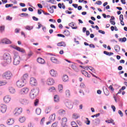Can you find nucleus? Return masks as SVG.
<instances>
[{
  "mask_svg": "<svg viewBox=\"0 0 127 127\" xmlns=\"http://www.w3.org/2000/svg\"><path fill=\"white\" fill-rule=\"evenodd\" d=\"M2 59L5 64L8 65L11 63V56L8 53H5L2 56Z\"/></svg>",
  "mask_w": 127,
  "mask_h": 127,
  "instance_id": "nucleus-1",
  "label": "nucleus"
},
{
  "mask_svg": "<svg viewBox=\"0 0 127 127\" xmlns=\"http://www.w3.org/2000/svg\"><path fill=\"white\" fill-rule=\"evenodd\" d=\"M13 64L15 66H17V65H19V63H20V57L19 55L17 54H15L13 58Z\"/></svg>",
  "mask_w": 127,
  "mask_h": 127,
  "instance_id": "nucleus-2",
  "label": "nucleus"
},
{
  "mask_svg": "<svg viewBox=\"0 0 127 127\" xmlns=\"http://www.w3.org/2000/svg\"><path fill=\"white\" fill-rule=\"evenodd\" d=\"M38 89H33L31 90L30 94H29V97L30 99H32V100H33V99H35L37 95H38Z\"/></svg>",
  "mask_w": 127,
  "mask_h": 127,
  "instance_id": "nucleus-3",
  "label": "nucleus"
},
{
  "mask_svg": "<svg viewBox=\"0 0 127 127\" xmlns=\"http://www.w3.org/2000/svg\"><path fill=\"white\" fill-rule=\"evenodd\" d=\"M2 77L3 79L10 80V79H11V77H12V73L9 71H5L2 75Z\"/></svg>",
  "mask_w": 127,
  "mask_h": 127,
  "instance_id": "nucleus-4",
  "label": "nucleus"
},
{
  "mask_svg": "<svg viewBox=\"0 0 127 127\" xmlns=\"http://www.w3.org/2000/svg\"><path fill=\"white\" fill-rule=\"evenodd\" d=\"M29 92V89L27 87H24L20 90L19 92V95H27Z\"/></svg>",
  "mask_w": 127,
  "mask_h": 127,
  "instance_id": "nucleus-5",
  "label": "nucleus"
},
{
  "mask_svg": "<svg viewBox=\"0 0 127 127\" xmlns=\"http://www.w3.org/2000/svg\"><path fill=\"white\" fill-rule=\"evenodd\" d=\"M24 83H25L24 80L23 79H20L16 82V86L18 88H21L24 86Z\"/></svg>",
  "mask_w": 127,
  "mask_h": 127,
  "instance_id": "nucleus-6",
  "label": "nucleus"
},
{
  "mask_svg": "<svg viewBox=\"0 0 127 127\" xmlns=\"http://www.w3.org/2000/svg\"><path fill=\"white\" fill-rule=\"evenodd\" d=\"M19 102L22 105H28V104H29V100L26 99L20 98L19 100Z\"/></svg>",
  "mask_w": 127,
  "mask_h": 127,
  "instance_id": "nucleus-7",
  "label": "nucleus"
},
{
  "mask_svg": "<svg viewBox=\"0 0 127 127\" xmlns=\"http://www.w3.org/2000/svg\"><path fill=\"white\" fill-rule=\"evenodd\" d=\"M30 84L31 86H36L37 85V81L34 77H31L30 79Z\"/></svg>",
  "mask_w": 127,
  "mask_h": 127,
  "instance_id": "nucleus-8",
  "label": "nucleus"
},
{
  "mask_svg": "<svg viewBox=\"0 0 127 127\" xmlns=\"http://www.w3.org/2000/svg\"><path fill=\"white\" fill-rule=\"evenodd\" d=\"M51 61L52 62V63H54V64H60V61L57 59V58L53 57L50 58Z\"/></svg>",
  "mask_w": 127,
  "mask_h": 127,
  "instance_id": "nucleus-9",
  "label": "nucleus"
},
{
  "mask_svg": "<svg viewBox=\"0 0 127 127\" xmlns=\"http://www.w3.org/2000/svg\"><path fill=\"white\" fill-rule=\"evenodd\" d=\"M11 100V97L9 95H6L3 98V101L5 104H7Z\"/></svg>",
  "mask_w": 127,
  "mask_h": 127,
  "instance_id": "nucleus-10",
  "label": "nucleus"
},
{
  "mask_svg": "<svg viewBox=\"0 0 127 127\" xmlns=\"http://www.w3.org/2000/svg\"><path fill=\"white\" fill-rule=\"evenodd\" d=\"M54 83H55V81L52 78H49L47 80V84L49 86H52Z\"/></svg>",
  "mask_w": 127,
  "mask_h": 127,
  "instance_id": "nucleus-11",
  "label": "nucleus"
},
{
  "mask_svg": "<svg viewBox=\"0 0 127 127\" xmlns=\"http://www.w3.org/2000/svg\"><path fill=\"white\" fill-rule=\"evenodd\" d=\"M15 111V113H14V116H19L22 113V108H16Z\"/></svg>",
  "mask_w": 127,
  "mask_h": 127,
  "instance_id": "nucleus-12",
  "label": "nucleus"
},
{
  "mask_svg": "<svg viewBox=\"0 0 127 127\" xmlns=\"http://www.w3.org/2000/svg\"><path fill=\"white\" fill-rule=\"evenodd\" d=\"M1 43L5 44H11L12 43L11 41L9 40V39H7V38H4L2 39L1 41Z\"/></svg>",
  "mask_w": 127,
  "mask_h": 127,
  "instance_id": "nucleus-13",
  "label": "nucleus"
},
{
  "mask_svg": "<svg viewBox=\"0 0 127 127\" xmlns=\"http://www.w3.org/2000/svg\"><path fill=\"white\" fill-rule=\"evenodd\" d=\"M0 112L2 114H4L6 112V105L2 104L0 106Z\"/></svg>",
  "mask_w": 127,
  "mask_h": 127,
  "instance_id": "nucleus-14",
  "label": "nucleus"
},
{
  "mask_svg": "<svg viewBox=\"0 0 127 127\" xmlns=\"http://www.w3.org/2000/svg\"><path fill=\"white\" fill-rule=\"evenodd\" d=\"M67 121H68V120L67 119V118L64 117V118H62L61 122L62 127L67 125Z\"/></svg>",
  "mask_w": 127,
  "mask_h": 127,
  "instance_id": "nucleus-15",
  "label": "nucleus"
},
{
  "mask_svg": "<svg viewBox=\"0 0 127 127\" xmlns=\"http://www.w3.org/2000/svg\"><path fill=\"white\" fill-rule=\"evenodd\" d=\"M12 48H14V49H16V50H17V51H19V52H21L22 53H24V52H25L23 49H21L19 47L14 46H12Z\"/></svg>",
  "mask_w": 127,
  "mask_h": 127,
  "instance_id": "nucleus-16",
  "label": "nucleus"
},
{
  "mask_svg": "<svg viewBox=\"0 0 127 127\" xmlns=\"http://www.w3.org/2000/svg\"><path fill=\"white\" fill-rule=\"evenodd\" d=\"M50 75L52 76L53 77H56L57 75V71L56 70H55L54 69H52L50 71Z\"/></svg>",
  "mask_w": 127,
  "mask_h": 127,
  "instance_id": "nucleus-17",
  "label": "nucleus"
},
{
  "mask_svg": "<svg viewBox=\"0 0 127 127\" xmlns=\"http://www.w3.org/2000/svg\"><path fill=\"white\" fill-rule=\"evenodd\" d=\"M37 61L40 64H45V61L42 58H38L37 59Z\"/></svg>",
  "mask_w": 127,
  "mask_h": 127,
  "instance_id": "nucleus-18",
  "label": "nucleus"
},
{
  "mask_svg": "<svg viewBox=\"0 0 127 127\" xmlns=\"http://www.w3.org/2000/svg\"><path fill=\"white\" fill-rule=\"evenodd\" d=\"M8 91L10 94H15V89L12 87H9L8 88Z\"/></svg>",
  "mask_w": 127,
  "mask_h": 127,
  "instance_id": "nucleus-19",
  "label": "nucleus"
},
{
  "mask_svg": "<svg viewBox=\"0 0 127 127\" xmlns=\"http://www.w3.org/2000/svg\"><path fill=\"white\" fill-rule=\"evenodd\" d=\"M13 124H14V120L13 119H8L7 121V125H8V126H11Z\"/></svg>",
  "mask_w": 127,
  "mask_h": 127,
  "instance_id": "nucleus-20",
  "label": "nucleus"
},
{
  "mask_svg": "<svg viewBox=\"0 0 127 127\" xmlns=\"http://www.w3.org/2000/svg\"><path fill=\"white\" fill-rule=\"evenodd\" d=\"M58 113L60 116H64L66 114V111L63 109H61L58 111Z\"/></svg>",
  "mask_w": 127,
  "mask_h": 127,
  "instance_id": "nucleus-21",
  "label": "nucleus"
},
{
  "mask_svg": "<svg viewBox=\"0 0 127 127\" xmlns=\"http://www.w3.org/2000/svg\"><path fill=\"white\" fill-rule=\"evenodd\" d=\"M57 46H60V47H66V43L65 42L62 41L60 43H58L57 44Z\"/></svg>",
  "mask_w": 127,
  "mask_h": 127,
  "instance_id": "nucleus-22",
  "label": "nucleus"
},
{
  "mask_svg": "<svg viewBox=\"0 0 127 127\" xmlns=\"http://www.w3.org/2000/svg\"><path fill=\"white\" fill-rule=\"evenodd\" d=\"M65 95L67 98H69L71 96V92L69 89H66L65 91Z\"/></svg>",
  "mask_w": 127,
  "mask_h": 127,
  "instance_id": "nucleus-23",
  "label": "nucleus"
},
{
  "mask_svg": "<svg viewBox=\"0 0 127 127\" xmlns=\"http://www.w3.org/2000/svg\"><path fill=\"white\" fill-rule=\"evenodd\" d=\"M54 99V102H55V103H58L59 101H60V98H59V96H58V95H55Z\"/></svg>",
  "mask_w": 127,
  "mask_h": 127,
  "instance_id": "nucleus-24",
  "label": "nucleus"
},
{
  "mask_svg": "<svg viewBox=\"0 0 127 127\" xmlns=\"http://www.w3.org/2000/svg\"><path fill=\"white\" fill-rule=\"evenodd\" d=\"M58 90L59 93H63V85L62 84H59L58 85Z\"/></svg>",
  "mask_w": 127,
  "mask_h": 127,
  "instance_id": "nucleus-25",
  "label": "nucleus"
},
{
  "mask_svg": "<svg viewBox=\"0 0 127 127\" xmlns=\"http://www.w3.org/2000/svg\"><path fill=\"white\" fill-rule=\"evenodd\" d=\"M63 80L64 82H68L69 81V77L67 75H64L63 77Z\"/></svg>",
  "mask_w": 127,
  "mask_h": 127,
  "instance_id": "nucleus-26",
  "label": "nucleus"
},
{
  "mask_svg": "<svg viewBox=\"0 0 127 127\" xmlns=\"http://www.w3.org/2000/svg\"><path fill=\"white\" fill-rule=\"evenodd\" d=\"M74 22H71L70 23L68 24V26H70L72 29H77L78 27L77 26H74Z\"/></svg>",
  "mask_w": 127,
  "mask_h": 127,
  "instance_id": "nucleus-27",
  "label": "nucleus"
},
{
  "mask_svg": "<svg viewBox=\"0 0 127 127\" xmlns=\"http://www.w3.org/2000/svg\"><path fill=\"white\" fill-rule=\"evenodd\" d=\"M55 114H53L49 117V121H51L52 122H54L55 121Z\"/></svg>",
  "mask_w": 127,
  "mask_h": 127,
  "instance_id": "nucleus-28",
  "label": "nucleus"
},
{
  "mask_svg": "<svg viewBox=\"0 0 127 127\" xmlns=\"http://www.w3.org/2000/svg\"><path fill=\"white\" fill-rule=\"evenodd\" d=\"M114 49L116 52H120V51L121 50V48L118 45L115 46Z\"/></svg>",
  "mask_w": 127,
  "mask_h": 127,
  "instance_id": "nucleus-29",
  "label": "nucleus"
},
{
  "mask_svg": "<svg viewBox=\"0 0 127 127\" xmlns=\"http://www.w3.org/2000/svg\"><path fill=\"white\" fill-rule=\"evenodd\" d=\"M27 78H28V74L27 73H25L23 75L21 80H23V81H24V82H25V81H26V79H27Z\"/></svg>",
  "mask_w": 127,
  "mask_h": 127,
  "instance_id": "nucleus-30",
  "label": "nucleus"
},
{
  "mask_svg": "<svg viewBox=\"0 0 127 127\" xmlns=\"http://www.w3.org/2000/svg\"><path fill=\"white\" fill-rule=\"evenodd\" d=\"M82 74L84 75L85 77H88V78H90V77H91V75H90V74H89V73L85 70L82 71Z\"/></svg>",
  "mask_w": 127,
  "mask_h": 127,
  "instance_id": "nucleus-31",
  "label": "nucleus"
},
{
  "mask_svg": "<svg viewBox=\"0 0 127 127\" xmlns=\"http://www.w3.org/2000/svg\"><path fill=\"white\" fill-rule=\"evenodd\" d=\"M104 54H105L106 55H108V56H111V55H114L113 53L112 52H108L106 51H104L103 52Z\"/></svg>",
  "mask_w": 127,
  "mask_h": 127,
  "instance_id": "nucleus-32",
  "label": "nucleus"
},
{
  "mask_svg": "<svg viewBox=\"0 0 127 127\" xmlns=\"http://www.w3.org/2000/svg\"><path fill=\"white\" fill-rule=\"evenodd\" d=\"M19 121L20 123H24V122H25V117H20L19 118Z\"/></svg>",
  "mask_w": 127,
  "mask_h": 127,
  "instance_id": "nucleus-33",
  "label": "nucleus"
},
{
  "mask_svg": "<svg viewBox=\"0 0 127 127\" xmlns=\"http://www.w3.org/2000/svg\"><path fill=\"white\" fill-rule=\"evenodd\" d=\"M104 93L105 96H109L110 95V92L108 90V88H106L105 90H104Z\"/></svg>",
  "mask_w": 127,
  "mask_h": 127,
  "instance_id": "nucleus-34",
  "label": "nucleus"
},
{
  "mask_svg": "<svg viewBox=\"0 0 127 127\" xmlns=\"http://www.w3.org/2000/svg\"><path fill=\"white\" fill-rule=\"evenodd\" d=\"M48 10L50 12V13H53L54 12V9L52 6H50L48 8Z\"/></svg>",
  "mask_w": 127,
  "mask_h": 127,
  "instance_id": "nucleus-35",
  "label": "nucleus"
},
{
  "mask_svg": "<svg viewBox=\"0 0 127 127\" xmlns=\"http://www.w3.org/2000/svg\"><path fill=\"white\" fill-rule=\"evenodd\" d=\"M50 112H51V107H48L45 110L46 114H49V113H50Z\"/></svg>",
  "mask_w": 127,
  "mask_h": 127,
  "instance_id": "nucleus-36",
  "label": "nucleus"
},
{
  "mask_svg": "<svg viewBox=\"0 0 127 127\" xmlns=\"http://www.w3.org/2000/svg\"><path fill=\"white\" fill-rule=\"evenodd\" d=\"M119 41L120 42H126V41H127V38L124 37L123 38H119Z\"/></svg>",
  "mask_w": 127,
  "mask_h": 127,
  "instance_id": "nucleus-37",
  "label": "nucleus"
},
{
  "mask_svg": "<svg viewBox=\"0 0 127 127\" xmlns=\"http://www.w3.org/2000/svg\"><path fill=\"white\" fill-rule=\"evenodd\" d=\"M64 33L66 36H69V35H70V31H69L68 30H65Z\"/></svg>",
  "mask_w": 127,
  "mask_h": 127,
  "instance_id": "nucleus-38",
  "label": "nucleus"
},
{
  "mask_svg": "<svg viewBox=\"0 0 127 127\" xmlns=\"http://www.w3.org/2000/svg\"><path fill=\"white\" fill-rule=\"evenodd\" d=\"M36 113L37 115H40L41 114V109L40 108H37L36 109Z\"/></svg>",
  "mask_w": 127,
  "mask_h": 127,
  "instance_id": "nucleus-39",
  "label": "nucleus"
},
{
  "mask_svg": "<svg viewBox=\"0 0 127 127\" xmlns=\"http://www.w3.org/2000/svg\"><path fill=\"white\" fill-rule=\"evenodd\" d=\"M71 125L72 127H78V125H77L76 122L74 121L71 122Z\"/></svg>",
  "mask_w": 127,
  "mask_h": 127,
  "instance_id": "nucleus-40",
  "label": "nucleus"
},
{
  "mask_svg": "<svg viewBox=\"0 0 127 127\" xmlns=\"http://www.w3.org/2000/svg\"><path fill=\"white\" fill-rule=\"evenodd\" d=\"M25 29L27 30H31L32 29H33V27L32 26H26L25 27Z\"/></svg>",
  "mask_w": 127,
  "mask_h": 127,
  "instance_id": "nucleus-41",
  "label": "nucleus"
},
{
  "mask_svg": "<svg viewBox=\"0 0 127 127\" xmlns=\"http://www.w3.org/2000/svg\"><path fill=\"white\" fill-rule=\"evenodd\" d=\"M105 123H107V124H112V123H114V120H108L105 121Z\"/></svg>",
  "mask_w": 127,
  "mask_h": 127,
  "instance_id": "nucleus-42",
  "label": "nucleus"
},
{
  "mask_svg": "<svg viewBox=\"0 0 127 127\" xmlns=\"http://www.w3.org/2000/svg\"><path fill=\"white\" fill-rule=\"evenodd\" d=\"M48 2H51L53 4H55L56 3V1L55 0H47Z\"/></svg>",
  "mask_w": 127,
  "mask_h": 127,
  "instance_id": "nucleus-43",
  "label": "nucleus"
},
{
  "mask_svg": "<svg viewBox=\"0 0 127 127\" xmlns=\"http://www.w3.org/2000/svg\"><path fill=\"white\" fill-rule=\"evenodd\" d=\"M4 28H5V27L4 25L0 26V32H3V31H4Z\"/></svg>",
  "mask_w": 127,
  "mask_h": 127,
  "instance_id": "nucleus-44",
  "label": "nucleus"
},
{
  "mask_svg": "<svg viewBox=\"0 0 127 127\" xmlns=\"http://www.w3.org/2000/svg\"><path fill=\"white\" fill-rule=\"evenodd\" d=\"M100 123V119H96L94 121V124H95V125H99Z\"/></svg>",
  "mask_w": 127,
  "mask_h": 127,
  "instance_id": "nucleus-45",
  "label": "nucleus"
},
{
  "mask_svg": "<svg viewBox=\"0 0 127 127\" xmlns=\"http://www.w3.org/2000/svg\"><path fill=\"white\" fill-rule=\"evenodd\" d=\"M88 69H89V70H90V71H91L92 72H93V73H95V68H94L92 66H89L88 67Z\"/></svg>",
  "mask_w": 127,
  "mask_h": 127,
  "instance_id": "nucleus-46",
  "label": "nucleus"
},
{
  "mask_svg": "<svg viewBox=\"0 0 127 127\" xmlns=\"http://www.w3.org/2000/svg\"><path fill=\"white\" fill-rule=\"evenodd\" d=\"M72 118L73 119H75V120H76V119H78L79 117H78V114L74 113L72 115Z\"/></svg>",
  "mask_w": 127,
  "mask_h": 127,
  "instance_id": "nucleus-47",
  "label": "nucleus"
},
{
  "mask_svg": "<svg viewBox=\"0 0 127 127\" xmlns=\"http://www.w3.org/2000/svg\"><path fill=\"white\" fill-rule=\"evenodd\" d=\"M76 123L77 125H79L80 126V127H82V126H83V123H82V122L80 121L79 120H77Z\"/></svg>",
  "mask_w": 127,
  "mask_h": 127,
  "instance_id": "nucleus-48",
  "label": "nucleus"
},
{
  "mask_svg": "<svg viewBox=\"0 0 127 127\" xmlns=\"http://www.w3.org/2000/svg\"><path fill=\"white\" fill-rule=\"evenodd\" d=\"M6 20H9L10 21H11L12 20V17L9 16H7L6 17Z\"/></svg>",
  "mask_w": 127,
  "mask_h": 127,
  "instance_id": "nucleus-49",
  "label": "nucleus"
},
{
  "mask_svg": "<svg viewBox=\"0 0 127 127\" xmlns=\"http://www.w3.org/2000/svg\"><path fill=\"white\" fill-rule=\"evenodd\" d=\"M28 14L26 13H22L20 14V16L22 17V16H28Z\"/></svg>",
  "mask_w": 127,
  "mask_h": 127,
  "instance_id": "nucleus-50",
  "label": "nucleus"
},
{
  "mask_svg": "<svg viewBox=\"0 0 127 127\" xmlns=\"http://www.w3.org/2000/svg\"><path fill=\"white\" fill-rule=\"evenodd\" d=\"M72 68H73V70H74V71H75L76 72H78V71H79V69H78V68H77L76 66H72Z\"/></svg>",
  "mask_w": 127,
  "mask_h": 127,
  "instance_id": "nucleus-51",
  "label": "nucleus"
},
{
  "mask_svg": "<svg viewBox=\"0 0 127 127\" xmlns=\"http://www.w3.org/2000/svg\"><path fill=\"white\" fill-rule=\"evenodd\" d=\"M32 55H33V53H32V51H30L28 54V57H29H29H31Z\"/></svg>",
  "mask_w": 127,
  "mask_h": 127,
  "instance_id": "nucleus-52",
  "label": "nucleus"
},
{
  "mask_svg": "<svg viewBox=\"0 0 127 127\" xmlns=\"http://www.w3.org/2000/svg\"><path fill=\"white\" fill-rule=\"evenodd\" d=\"M39 102V100H38V99H36L34 102V105L35 106H37L38 105Z\"/></svg>",
  "mask_w": 127,
  "mask_h": 127,
  "instance_id": "nucleus-53",
  "label": "nucleus"
},
{
  "mask_svg": "<svg viewBox=\"0 0 127 127\" xmlns=\"http://www.w3.org/2000/svg\"><path fill=\"white\" fill-rule=\"evenodd\" d=\"M99 116H100V113H98L94 115L91 116V118H95V117H96V118H98V117H99Z\"/></svg>",
  "mask_w": 127,
  "mask_h": 127,
  "instance_id": "nucleus-54",
  "label": "nucleus"
},
{
  "mask_svg": "<svg viewBox=\"0 0 127 127\" xmlns=\"http://www.w3.org/2000/svg\"><path fill=\"white\" fill-rule=\"evenodd\" d=\"M57 36H58L59 37H63V38H64L65 37V36L62 34H57Z\"/></svg>",
  "mask_w": 127,
  "mask_h": 127,
  "instance_id": "nucleus-55",
  "label": "nucleus"
},
{
  "mask_svg": "<svg viewBox=\"0 0 127 127\" xmlns=\"http://www.w3.org/2000/svg\"><path fill=\"white\" fill-rule=\"evenodd\" d=\"M80 86L81 88H86V85H85V84H84V83H80Z\"/></svg>",
  "mask_w": 127,
  "mask_h": 127,
  "instance_id": "nucleus-56",
  "label": "nucleus"
},
{
  "mask_svg": "<svg viewBox=\"0 0 127 127\" xmlns=\"http://www.w3.org/2000/svg\"><path fill=\"white\" fill-rule=\"evenodd\" d=\"M12 5H13V4H6L5 6V7L7 8V7H10L12 6Z\"/></svg>",
  "mask_w": 127,
  "mask_h": 127,
  "instance_id": "nucleus-57",
  "label": "nucleus"
},
{
  "mask_svg": "<svg viewBox=\"0 0 127 127\" xmlns=\"http://www.w3.org/2000/svg\"><path fill=\"white\" fill-rule=\"evenodd\" d=\"M110 21L111 24H112L113 25H115V24H116V22H115V21H113L112 19H110Z\"/></svg>",
  "mask_w": 127,
  "mask_h": 127,
  "instance_id": "nucleus-58",
  "label": "nucleus"
},
{
  "mask_svg": "<svg viewBox=\"0 0 127 127\" xmlns=\"http://www.w3.org/2000/svg\"><path fill=\"white\" fill-rule=\"evenodd\" d=\"M98 4V5H101V4H102V2L100 0H98L95 3V4Z\"/></svg>",
  "mask_w": 127,
  "mask_h": 127,
  "instance_id": "nucleus-59",
  "label": "nucleus"
},
{
  "mask_svg": "<svg viewBox=\"0 0 127 127\" xmlns=\"http://www.w3.org/2000/svg\"><path fill=\"white\" fill-rule=\"evenodd\" d=\"M1 83V86H3L4 85H6V82L0 81Z\"/></svg>",
  "mask_w": 127,
  "mask_h": 127,
  "instance_id": "nucleus-60",
  "label": "nucleus"
},
{
  "mask_svg": "<svg viewBox=\"0 0 127 127\" xmlns=\"http://www.w3.org/2000/svg\"><path fill=\"white\" fill-rule=\"evenodd\" d=\"M118 113L119 115H120L121 117H124V114H123V112L121 110H119Z\"/></svg>",
  "mask_w": 127,
  "mask_h": 127,
  "instance_id": "nucleus-61",
  "label": "nucleus"
},
{
  "mask_svg": "<svg viewBox=\"0 0 127 127\" xmlns=\"http://www.w3.org/2000/svg\"><path fill=\"white\" fill-rule=\"evenodd\" d=\"M54 90H55V87H51L49 89L50 92H52V91H54Z\"/></svg>",
  "mask_w": 127,
  "mask_h": 127,
  "instance_id": "nucleus-62",
  "label": "nucleus"
},
{
  "mask_svg": "<svg viewBox=\"0 0 127 127\" xmlns=\"http://www.w3.org/2000/svg\"><path fill=\"white\" fill-rule=\"evenodd\" d=\"M45 120V118H43L41 120V125H43V123Z\"/></svg>",
  "mask_w": 127,
  "mask_h": 127,
  "instance_id": "nucleus-63",
  "label": "nucleus"
},
{
  "mask_svg": "<svg viewBox=\"0 0 127 127\" xmlns=\"http://www.w3.org/2000/svg\"><path fill=\"white\" fill-rule=\"evenodd\" d=\"M57 127V123H55L52 124V127Z\"/></svg>",
  "mask_w": 127,
  "mask_h": 127,
  "instance_id": "nucleus-64",
  "label": "nucleus"
}]
</instances>
